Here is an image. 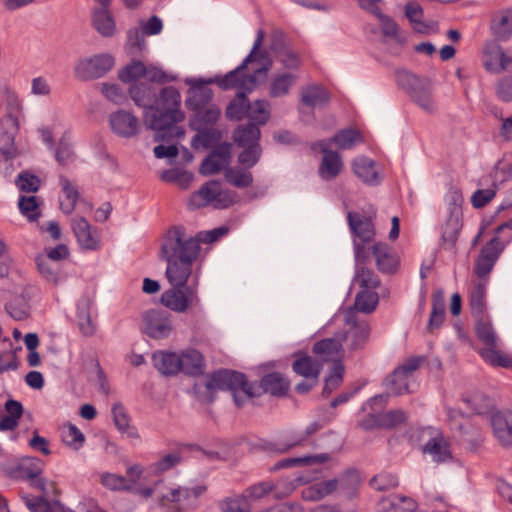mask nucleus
<instances>
[{
  "label": "nucleus",
  "instance_id": "680f3d73",
  "mask_svg": "<svg viewBox=\"0 0 512 512\" xmlns=\"http://www.w3.org/2000/svg\"><path fill=\"white\" fill-rule=\"evenodd\" d=\"M405 15L413 24L416 32L425 34L428 32L429 26L422 21L423 9L415 2L407 3L405 6Z\"/></svg>",
  "mask_w": 512,
  "mask_h": 512
},
{
  "label": "nucleus",
  "instance_id": "0eeeda50",
  "mask_svg": "<svg viewBox=\"0 0 512 512\" xmlns=\"http://www.w3.org/2000/svg\"><path fill=\"white\" fill-rule=\"evenodd\" d=\"M235 196L234 192L223 190L219 181L210 180L191 196L189 205L199 208L212 204L217 209H224L234 204Z\"/></svg>",
  "mask_w": 512,
  "mask_h": 512
},
{
  "label": "nucleus",
  "instance_id": "7c9ffc66",
  "mask_svg": "<svg viewBox=\"0 0 512 512\" xmlns=\"http://www.w3.org/2000/svg\"><path fill=\"white\" fill-rule=\"evenodd\" d=\"M181 370L186 375L199 376L205 369L203 355L196 349H187L180 354Z\"/></svg>",
  "mask_w": 512,
  "mask_h": 512
},
{
  "label": "nucleus",
  "instance_id": "b1692460",
  "mask_svg": "<svg viewBox=\"0 0 512 512\" xmlns=\"http://www.w3.org/2000/svg\"><path fill=\"white\" fill-rule=\"evenodd\" d=\"M295 360L292 364L293 371L306 379L317 380L321 370L322 363L313 359L308 354L298 351L294 353Z\"/></svg>",
  "mask_w": 512,
  "mask_h": 512
},
{
  "label": "nucleus",
  "instance_id": "6ab92c4d",
  "mask_svg": "<svg viewBox=\"0 0 512 512\" xmlns=\"http://www.w3.org/2000/svg\"><path fill=\"white\" fill-rule=\"evenodd\" d=\"M230 158L231 145L220 144L202 161L199 172L204 176L217 174L229 164Z\"/></svg>",
  "mask_w": 512,
  "mask_h": 512
},
{
  "label": "nucleus",
  "instance_id": "ddd939ff",
  "mask_svg": "<svg viewBox=\"0 0 512 512\" xmlns=\"http://www.w3.org/2000/svg\"><path fill=\"white\" fill-rule=\"evenodd\" d=\"M475 333L479 341L485 346V348L479 351L480 356L485 362L491 364V360H494L490 353L497 355H503L497 350L498 337L495 329L492 325L491 319L488 315L475 317Z\"/></svg>",
  "mask_w": 512,
  "mask_h": 512
},
{
  "label": "nucleus",
  "instance_id": "72a5a7b5",
  "mask_svg": "<svg viewBox=\"0 0 512 512\" xmlns=\"http://www.w3.org/2000/svg\"><path fill=\"white\" fill-rule=\"evenodd\" d=\"M221 110L217 105H209L207 108L194 111L190 119L191 129H203L206 127H215Z\"/></svg>",
  "mask_w": 512,
  "mask_h": 512
},
{
  "label": "nucleus",
  "instance_id": "9b49d317",
  "mask_svg": "<svg viewBox=\"0 0 512 512\" xmlns=\"http://www.w3.org/2000/svg\"><path fill=\"white\" fill-rule=\"evenodd\" d=\"M114 64L112 55L97 54L81 59L75 67V75L82 80L101 78L113 68Z\"/></svg>",
  "mask_w": 512,
  "mask_h": 512
},
{
  "label": "nucleus",
  "instance_id": "8fccbe9b",
  "mask_svg": "<svg viewBox=\"0 0 512 512\" xmlns=\"http://www.w3.org/2000/svg\"><path fill=\"white\" fill-rule=\"evenodd\" d=\"M181 95L179 91L172 87L167 86L161 89L159 96L156 95L154 107L162 110L180 109Z\"/></svg>",
  "mask_w": 512,
  "mask_h": 512
},
{
  "label": "nucleus",
  "instance_id": "f8f14e48",
  "mask_svg": "<svg viewBox=\"0 0 512 512\" xmlns=\"http://www.w3.org/2000/svg\"><path fill=\"white\" fill-rule=\"evenodd\" d=\"M502 251L503 245L501 244L498 236L493 237L483 246L474 266V273L477 276L478 281H487V283H489L490 273L492 272Z\"/></svg>",
  "mask_w": 512,
  "mask_h": 512
},
{
  "label": "nucleus",
  "instance_id": "e2e57ef3",
  "mask_svg": "<svg viewBox=\"0 0 512 512\" xmlns=\"http://www.w3.org/2000/svg\"><path fill=\"white\" fill-rule=\"evenodd\" d=\"M18 207L21 214L30 222L36 221L40 217L39 203L35 196H21L18 201Z\"/></svg>",
  "mask_w": 512,
  "mask_h": 512
},
{
  "label": "nucleus",
  "instance_id": "79ce46f5",
  "mask_svg": "<svg viewBox=\"0 0 512 512\" xmlns=\"http://www.w3.org/2000/svg\"><path fill=\"white\" fill-rule=\"evenodd\" d=\"M329 460V455L326 453L317 455H308L304 457H289L281 459L274 464L271 468L272 471H278L285 468H291L296 466L310 465L314 463H325Z\"/></svg>",
  "mask_w": 512,
  "mask_h": 512
},
{
  "label": "nucleus",
  "instance_id": "338daca9",
  "mask_svg": "<svg viewBox=\"0 0 512 512\" xmlns=\"http://www.w3.org/2000/svg\"><path fill=\"white\" fill-rule=\"evenodd\" d=\"M145 72L146 66L143 62L132 61L119 72V78L121 81L129 83L143 77Z\"/></svg>",
  "mask_w": 512,
  "mask_h": 512
},
{
  "label": "nucleus",
  "instance_id": "412c9836",
  "mask_svg": "<svg viewBox=\"0 0 512 512\" xmlns=\"http://www.w3.org/2000/svg\"><path fill=\"white\" fill-rule=\"evenodd\" d=\"M110 125L115 134L124 138L134 137L140 131L138 118L123 110H118L110 115Z\"/></svg>",
  "mask_w": 512,
  "mask_h": 512
},
{
  "label": "nucleus",
  "instance_id": "c03bdc74",
  "mask_svg": "<svg viewBox=\"0 0 512 512\" xmlns=\"http://www.w3.org/2000/svg\"><path fill=\"white\" fill-rule=\"evenodd\" d=\"M341 343L335 338H326L317 341L312 348L315 355L320 356L323 361L336 360L340 356Z\"/></svg>",
  "mask_w": 512,
  "mask_h": 512
},
{
  "label": "nucleus",
  "instance_id": "49530a36",
  "mask_svg": "<svg viewBox=\"0 0 512 512\" xmlns=\"http://www.w3.org/2000/svg\"><path fill=\"white\" fill-rule=\"evenodd\" d=\"M445 319V299L443 292L438 290L432 295V309L428 321V330L439 328Z\"/></svg>",
  "mask_w": 512,
  "mask_h": 512
},
{
  "label": "nucleus",
  "instance_id": "4468645a",
  "mask_svg": "<svg viewBox=\"0 0 512 512\" xmlns=\"http://www.w3.org/2000/svg\"><path fill=\"white\" fill-rule=\"evenodd\" d=\"M71 228L81 249L96 251L101 248L99 230L91 226L84 217H74Z\"/></svg>",
  "mask_w": 512,
  "mask_h": 512
},
{
  "label": "nucleus",
  "instance_id": "2f4dec72",
  "mask_svg": "<svg viewBox=\"0 0 512 512\" xmlns=\"http://www.w3.org/2000/svg\"><path fill=\"white\" fill-rule=\"evenodd\" d=\"M320 429L321 425L318 422H313L307 426L305 432L293 436L289 442L283 444L268 443L264 448L277 453L288 452L294 447L304 446L308 437Z\"/></svg>",
  "mask_w": 512,
  "mask_h": 512
},
{
  "label": "nucleus",
  "instance_id": "9d476101",
  "mask_svg": "<svg viewBox=\"0 0 512 512\" xmlns=\"http://www.w3.org/2000/svg\"><path fill=\"white\" fill-rule=\"evenodd\" d=\"M360 482L359 473L355 469L347 470L340 478L330 479L325 481L316 482L302 490V498L309 501L320 500L332 494L338 487L339 483L342 486L356 487Z\"/></svg>",
  "mask_w": 512,
  "mask_h": 512
},
{
  "label": "nucleus",
  "instance_id": "3c124183",
  "mask_svg": "<svg viewBox=\"0 0 512 512\" xmlns=\"http://www.w3.org/2000/svg\"><path fill=\"white\" fill-rule=\"evenodd\" d=\"M329 100L330 95L328 91L320 85L307 86L301 93V102L309 107L326 104Z\"/></svg>",
  "mask_w": 512,
  "mask_h": 512
},
{
  "label": "nucleus",
  "instance_id": "20e7f679",
  "mask_svg": "<svg viewBox=\"0 0 512 512\" xmlns=\"http://www.w3.org/2000/svg\"><path fill=\"white\" fill-rule=\"evenodd\" d=\"M184 120V113L180 109L162 110L153 107L145 110V124L156 132V141H168L173 137H179L184 134L183 130L177 126V123Z\"/></svg>",
  "mask_w": 512,
  "mask_h": 512
},
{
  "label": "nucleus",
  "instance_id": "bb28decb",
  "mask_svg": "<svg viewBox=\"0 0 512 512\" xmlns=\"http://www.w3.org/2000/svg\"><path fill=\"white\" fill-rule=\"evenodd\" d=\"M416 508V501L404 495H390L378 502L379 512H414Z\"/></svg>",
  "mask_w": 512,
  "mask_h": 512
},
{
  "label": "nucleus",
  "instance_id": "c756f323",
  "mask_svg": "<svg viewBox=\"0 0 512 512\" xmlns=\"http://www.w3.org/2000/svg\"><path fill=\"white\" fill-rule=\"evenodd\" d=\"M488 284L489 283H487V281H477L474 282L471 287L469 293V305L471 314L474 318L487 315L486 294Z\"/></svg>",
  "mask_w": 512,
  "mask_h": 512
},
{
  "label": "nucleus",
  "instance_id": "052dcab7",
  "mask_svg": "<svg viewBox=\"0 0 512 512\" xmlns=\"http://www.w3.org/2000/svg\"><path fill=\"white\" fill-rule=\"evenodd\" d=\"M345 368L341 361H335L331 373L325 380L322 395L328 397L343 382Z\"/></svg>",
  "mask_w": 512,
  "mask_h": 512
},
{
  "label": "nucleus",
  "instance_id": "a878e982",
  "mask_svg": "<svg viewBox=\"0 0 512 512\" xmlns=\"http://www.w3.org/2000/svg\"><path fill=\"white\" fill-rule=\"evenodd\" d=\"M490 28L497 40H508L512 36V9L495 12L491 19Z\"/></svg>",
  "mask_w": 512,
  "mask_h": 512
},
{
  "label": "nucleus",
  "instance_id": "e433bc0d",
  "mask_svg": "<svg viewBox=\"0 0 512 512\" xmlns=\"http://www.w3.org/2000/svg\"><path fill=\"white\" fill-rule=\"evenodd\" d=\"M260 129L255 124L238 126L233 134V139L239 147H253L259 145Z\"/></svg>",
  "mask_w": 512,
  "mask_h": 512
},
{
  "label": "nucleus",
  "instance_id": "f257e3e1",
  "mask_svg": "<svg viewBox=\"0 0 512 512\" xmlns=\"http://www.w3.org/2000/svg\"><path fill=\"white\" fill-rule=\"evenodd\" d=\"M289 387L290 382L278 372L264 375L260 380L259 387H257L255 383L248 381L244 373L220 369L207 377L205 382L207 395L202 400L210 403L214 400L217 390H228L232 393L235 405L240 408L247 400L259 396L261 394L258 391L259 389L264 393L280 397L286 395Z\"/></svg>",
  "mask_w": 512,
  "mask_h": 512
},
{
  "label": "nucleus",
  "instance_id": "ea45409f",
  "mask_svg": "<svg viewBox=\"0 0 512 512\" xmlns=\"http://www.w3.org/2000/svg\"><path fill=\"white\" fill-rule=\"evenodd\" d=\"M248 93L237 92L235 97L228 104L225 115L231 121H240L246 118L249 113V100Z\"/></svg>",
  "mask_w": 512,
  "mask_h": 512
},
{
  "label": "nucleus",
  "instance_id": "bf43d9fd",
  "mask_svg": "<svg viewBox=\"0 0 512 512\" xmlns=\"http://www.w3.org/2000/svg\"><path fill=\"white\" fill-rule=\"evenodd\" d=\"M71 135L65 132L59 140L55 149V159L61 166H66L74 161L75 153L71 145Z\"/></svg>",
  "mask_w": 512,
  "mask_h": 512
},
{
  "label": "nucleus",
  "instance_id": "2eb2a0df",
  "mask_svg": "<svg viewBox=\"0 0 512 512\" xmlns=\"http://www.w3.org/2000/svg\"><path fill=\"white\" fill-rule=\"evenodd\" d=\"M144 332L153 339L167 338L173 329L170 315L167 312L149 310L144 314Z\"/></svg>",
  "mask_w": 512,
  "mask_h": 512
},
{
  "label": "nucleus",
  "instance_id": "39448f33",
  "mask_svg": "<svg viewBox=\"0 0 512 512\" xmlns=\"http://www.w3.org/2000/svg\"><path fill=\"white\" fill-rule=\"evenodd\" d=\"M374 215H364L359 212L350 211L347 214V221L354 239L355 260L358 263H365L370 255L365 244L370 243L375 237Z\"/></svg>",
  "mask_w": 512,
  "mask_h": 512
},
{
  "label": "nucleus",
  "instance_id": "7ed1b4c3",
  "mask_svg": "<svg viewBox=\"0 0 512 512\" xmlns=\"http://www.w3.org/2000/svg\"><path fill=\"white\" fill-rule=\"evenodd\" d=\"M264 37L265 32L259 29L253 47L242 63L225 75H216L208 79L207 83L216 84L222 90L252 92L259 84V75L266 77L272 65L268 52L261 49Z\"/></svg>",
  "mask_w": 512,
  "mask_h": 512
},
{
  "label": "nucleus",
  "instance_id": "f3484780",
  "mask_svg": "<svg viewBox=\"0 0 512 512\" xmlns=\"http://www.w3.org/2000/svg\"><path fill=\"white\" fill-rule=\"evenodd\" d=\"M186 83L190 85L189 96L186 99L187 108L194 112L207 108L213 99V91L207 88V80L204 79H187Z\"/></svg>",
  "mask_w": 512,
  "mask_h": 512
},
{
  "label": "nucleus",
  "instance_id": "5701e85b",
  "mask_svg": "<svg viewBox=\"0 0 512 512\" xmlns=\"http://www.w3.org/2000/svg\"><path fill=\"white\" fill-rule=\"evenodd\" d=\"M318 145L323 153L319 175L323 180H332L340 174L343 168L341 157L338 152L328 149L329 143L326 140L321 141Z\"/></svg>",
  "mask_w": 512,
  "mask_h": 512
},
{
  "label": "nucleus",
  "instance_id": "4d7b16f0",
  "mask_svg": "<svg viewBox=\"0 0 512 512\" xmlns=\"http://www.w3.org/2000/svg\"><path fill=\"white\" fill-rule=\"evenodd\" d=\"M60 184L65 194V200L60 202V208L65 214H71L75 209L79 193L77 188L64 176L60 177Z\"/></svg>",
  "mask_w": 512,
  "mask_h": 512
},
{
  "label": "nucleus",
  "instance_id": "aec40b11",
  "mask_svg": "<svg viewBox=\"0 0 512 512\" xmlns=\"http://www.w3.org/2000/svg\"><path fill=\"white\" fill-rule=\"evenodd\" d=\"M371 253L380 272L384 274H394L397 271L400 265L399 255L387 243H375L372 246Z\"/></svg>",
  "mask_w": 512,
  "mask_h": 512
},
{
  "label": "nucleus",
  "instance_id": "864d4df0",
  "mask_svg": "<svg viewBox=\"0 0 512 512\" xmlns=\"http://www.w3.org/2000/svg\"><path fill=\"white\" fill-rule=\"evenodd\" d=\"M247 118L251 120L250 124L265 125L270 118V104L267 100L257 99L249 104V113Z\"/></svg>",
  "mask_w": 512,
  "mask_h": 512
},
{
  "label": "nucleus",
  "instance_id": "f03ea898",
  "mask_svg": "<svg viewBox=\"0 0 512 512\" xmlns=\"http://www.w3.org/2000/svg\"><path fill=\"white\" fill-rule=\"evenodd\" d=\"M201 255L196 236L182 225L170 227L161 240L160 256L167 262L165 271L169 283L183 284L193 274V265Z\"/></svg>",
  "mask_w": 512,
  "mask_h": 512
},
{
  "label": "nucleus",
  "instance_id": "6e6d98bb",
  "mask_svg": "<svg viewBox=\"0 0 512 512\" xmlns=\"http://www.w3.org/2000/svg\"><path fill=\"white\" fill-rule=\"evenodd\" d=\"M60 436L63 443L74 450L80 449L84 442V434L72 423L64 424L60 428Z\"/></svg>",
  "mask_w": 512,
  "mask_h": 512
},
{
  "label": "nucleus",
  "instance_id": "13d9d810",
  "mask_svg": "<svg viewBox=\"0 0 512 512\" xmlns=\"http://www.w3.org/2000/svg\"><path fill=\"white\" fill-rule=\"evenodd\" d=\"M357 263V270L355 275V281L359 283L362 290L375 289L380 285V279L378 275L371 269L365 267V263Z\"/></svg>",
  "mask_w": 512,
  "mask_h": 512
},
{
  "label": "nucleus",
  "instance_id": "58836bf2",
  "mask_svg": "<svg viewBox=\"0 0 512 512\" xmlns=\"http://www.w3.org/2000/svg\"><path fill=\"white\" fill-rule=\"evenodd\" d=\"M112 414L115 426L121 433H125L132 439H140L137 429L130 425V416L126 408L121 403L113 405Z\"/></svg>",
  "mask_w": 512,
  "mask_h": 512
},
{
  "label": "nucleus",
  "instance_id": "a211bd4d",
  "mask_svg": "<svg viewBox=\"0 0 512 512\" xmlns=\"http://www.w3.org/2000/svg\"><path fill=\"white\" fill-rule=\"evenodd\" d=\"M298 78L294 72L277 71L273 73L266 85L267 95L272 99L288 96L297 84Z\"/></svg>",
  "mask_w": 512,
  "mask_h": 512
},
{
  "label": "nucleus",
  "instance_id": "473e14b6",
  "mask_svg": "<svg viewBox=\"0 0 512 512\" xmlns=\"http://www.w3.org/2000/svg\"><path fill=\"white\" fill-rule=\"evenodd\" d=\"M370 334V327L366 321L355 322L346 332L344 340L351 350L361 349L365 346Z\"/></svg>",
  "mask_w": 512,
  "mask_h": 512
},
{
  "label": "nucleus",
  "instance_id": "774afa93",
  "mask_svg": "<svg viewBox=\"0 0 512 512\" xmlns=\"http://www.w3.org/2000/svg\"><path fill=\"white\" fill-rule=\"evenodd\" d=\"M425 79H421L408 71H398L396 73L397 84L404 89L409 96L422 84Z\"/></svg>",
  "mask_w": 512,
  "mask_h": 512
},
{
  "label": "nucleus",
  "instance_id": "6e6552de",
  "mask_svg": "<svg viewBox=\"0 0 512 512\" xmlns=\"http://www.w3.org/2000/svg\"><path fill=\"white\" fill-rule=\"evenodd\" d=\"M204 485L194 487H182L170 489L162 495L160 503L163 507L173 512H186L193 510L198 505V498L206 492Z\"/></svg>",
  "mask_w": 512,
  "mask_h": 512
},
{
  "label": "nucleus",
  "instance_id": "603ef678",
  "mask_svg": "<svg viewBox=\"0 0 512 512\" xmlns=\"http://www.w3.org/2000/svg\"><path fill=\"white\" fill-rule=\"evenodd\" d=\"M327 142L335 143L340 149L347 150L363 142V137L359 130L349 128L340 130Z\"/></svg>",
  "mask_w": 512,
  "mask_h": 512
},
{
  "label": "nucleus",
  "instance_id": "c9c22d12",
  "mask_svg": "<svg viewBox=\"0 0 512 512\" xmlns=\"http://www.w3.org/2000/svg\"><path fill=\"white\" fill-rule=\"evenodd\" d=\"M6 415L0 419V431H12L19 423L23 414V406L19 401L9 399L5 403Z\"/></svg>",
  "mask_w": 512,
  "mask_h": 512
},
{
  "label": "nucleus",
  "instance_id": "cd10ccee",
  "mask_svg": "<svg viewBox=\"0 0 512 512\" xmlns=\"http://www.w3.org/2000/svg\"><path fill=\"white\" fill-rule=\"evenodd\" d=\"M423 452L429 454L434 462L443 463L452 459L450 445L442 434L438 433L427 441Z\"/></svg>",
  "mask_w": 512,
  "mask_h": 512
},
{
  "label": "nucleus",
  "instance_id": "a19ab883",
  "mask_svg": "<svg viewBox=\"0 0 512 512\" xmlns=\"http://www.w3.org/2000/svg\"><path fill=\"white\" fill-rule=\"evenodd\" d=\"M42 461L37 458L23 460L16 469L18 478L29 481L30 486L34 485L36 479H40L42 473Z\"/></svg>",
  "mask_w": 512,
  "mask_h": 512
},
{
  "label": "nucleus",
  "instance_id": "de8ad7c7",
  "mask_svg": "<svg viewBox=\"0 0 512 512\" xmlns=\"http://www.w3.org/2000/svg\"><path fill=\"white\" fill-rule=\"evenodd\" d=\"M197 134L192 139V146L194 148H205L208 149L213 145L217 144L222 133L216 127H206L203 129H193Z\"/></svg>",
  "mask_w": 512,
  "mask_h": 512
},
{
  "label": "nucleus",
  "instance_id": "f704fd0d",
  "mask_svg": "<svg viewBox=\"0 0 512 512\" xmlns=\"http://www.w3.org/2000/svg\"><path fill=\"white\" fill-rule=\"evenodd\" d=\"M352 168L357 177L364 183L374 185L379 183L378 173L375 170V162L366 157H357L352 162Z\"/></svg>",
  "mask_w": 512,
  "mask_h": 512
},
{
  "label": "nucleus",
  "instance_id": "09e8293b",
  "mask_svg": "<svg viewBox=\"0 0 512 512\" xmlns=\"http://www.w3.org/2000/svg\"><path fill=\"white\" fill-rule=\"evenodd\" d=\"M411 99L424 111L432 113L436 110V103L433 99L431 87L427 80L410 95Z\"/></svg>",
  "mask_w": 512,
  "mask_h": 512
},
{
  "label": "nucleus",
  "instance_id": "4c0bfd02",
  "mask_svg": "<svg viewBox=\"0 0 512 512\" xmlns=\"http://www.w3.org/2000/svg\"><path fill=\"white\" fill-rule=\"evenodd\" d=\"M503 47L496 42H489L483 50V65L492 73H501L503 59Z\"/></svg>",
  "mask_w": 512,
  "mask_h": 512
},
{
  "label": "nucleus",
  "instance_id": "1a4fd4ad",
  "mask_svg": "<svg viewBox=\"0 0 512 512\" xmlns=\"http://www.w3.org/2000/svg\"><path fill=\"white\" fill-rule=\"evenodd\" d=\"M425 362L424 356H413L405 360L384 380V384L390 394L402 395L409 392V377Z\"/></svg>",
  "mask_w": 512,
  "mask_h": 512
},
{
  "label": "nucleus",
  "instance_id": "a18cd8bd",
  "mask_svg": "<svg viewBox=\"0 0 512 512\" xmlns=\"http://www.w3.org/2000/svg\"><path fill=\"white\" fill-rule=\"evenodd\" d=\"M277 62L285 71L296 72L301 68L302 60L298 52L289 47L273 48Z\"/></svg>",
  "mask_w": 512,
  "mask_h": 512
},
{
  "label": "nucleus",
  "instance_id": "37998d69",
  "mask_svg": "<svg viewBox=\"0 0 512 512\" xmlns=\"http://www.w3.org/2000/svg\"><path fill=\"white\" fill-rule=\"evenodd\" d=\"M93 27L104 37L115 32V21L109 9H95L92 16Z\"/></svg>",
  "mask_w": 512,
  "mask_h": 512
},
{
  "label": "nucleus",
  "instance_id": "393cba45",
  "mask_svg": "<svg viewBox=\"0 0 512 512\" xmlns=\"http://www.w3.org/2000/svg\"><path fill=\"white\" fill-rule=\"evenodd\" d=\"M154 367L163 375H177L181 370L180 354L168 351H157L152 355Z\"/></svg>",
  "mask_w": 512,
  "mask_h": 512
},
{
  "label": "nucleus",
  "instance_id": "0e129e2a",
  "mask_svg": "<svg viewBox=\"0 0 512 512\" xmlns=\"http://www.w3.org/2000/svg\"><path fill=\"white\" fill-rule=\"evenodd\" d=\"M226 180L238 188H246L252 184L253 178L249 171L241 168H229L225 172Z\"/></svg>",
  "mask_w": 512,
  "mask_h": 512
},
{
  "label": "nucleus",
  "instance_id": "69168bd1",
  "mask_svg": "<svg viewBox=\"0 0 512 512\" xmlns=\"http://www.w3.org/2000/svg\"><path fill=\"white\" fill-rule=\"evenodd\" d=\"M378 304V295L369 290H361L355 299V308L358 311L370 313L375 310Z\"/></svg>",
  "mask_w": 512,
  "mask_h": 512
},
{
  "label": "nucleus",
  "instance_id": "c85d7f7f",
  "mask_svg": "<svg viewBox=\"0 0 512 512\" xmlns=\"http://www.w3.org/2000/svg\"><path fill=\"white\" fill-rule=\"evenodd\" d=\"M129 94L134 103L150 110L155 105L156 89L151 83L141 82L133 84L129 89Z\"/></svg>",
  "mask_w": 512,
  "mask_h": 512
},
{
  "label": "nucleus",
  "instance_id": "5fc2aeb1",
  "mask_svg": "<svg viewBox=\"0 0 512 512\" xmlns=\"http://www.w3.org/2000/svg\"><path fill=\"white\" fill-rule=\"evenodd\" d=\"M377 2L378 0H368V9L378 18L383 35L396 39L399 32L397 23L391 17L381 12L380 8L376 5Z\"/></svg>",
  "mask_w": 512,
  "mask_h": 512
},
{
  "label": "nucleus",
  "instance_id": "dca6fc26",
  "mask_svg": "<svg viewBox=\"0 0 512 512\" xmlns=\"http://www.w3.org/2000/svg\"><path fill=\"white\" fill-rule=\"evenodd\" d=\"M32 488L38 490L40 492L39 496H33L28 493H20V497L25 503L26 507L32 512V507L30 504H36L40 502H45L47 504L58 503L61 504L59 500L56 498L60 495V490L58 489L57 483L55 481L47 480L43 477L40 479H36Z\"/></svg>",
  "mask_w": 512,
  "mask_h": 512
},
{
  "label": "nucleus",
  "instance_id": "4be33fe9",
  "mask_svg": "<svg viewBox=\"0 0 512 512\" xmlns=\"http://www.w3.org/2000/svg\"><path fill=\"white\" fill-rule=\"evenodd\" d=\"M493 435L502 447H512V412L497 411L491 416Z\"/></svg>",
  "mask_w": 512,
  "mask_h": 512
},
{
  "label": "nucleus",
  "instance_id": "423d86ee",
  "mask_svg": "<svg viewBox=\"0 0 512 512\" xmlns=\"http://www.w3.org/2000/svg\"><path fill=\"white\" fill-rule=\"evenodd\" d=\"M187 282L185 281L183 284L170 283L172 288L162 293L161 303L177 313H184L190 308L199 307L197 283L187 286Z\"/></svg>",
  "mask_w": 512,
  "mask_h": 512
}]
</instances>
